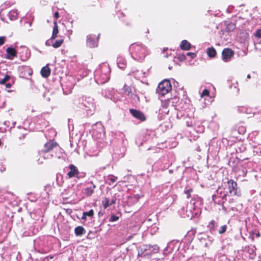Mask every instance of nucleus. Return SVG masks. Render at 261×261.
Segmentation results:
<instances>
[{"label": "nucleus", "mask_w": 261, "mask_h": 261, "mask_svg": "<svg viewBox=\"0 0 261 261\" xmlns=\"http://www.w3.org/2000/svg\"><path fill=\"white\" fill-rule=\"evenodd\" d=\"M202 203V199L197 195H194L190 203L187 205L186 216L192 219L195 217H198L201 213V209L199 206Z\"/></svg>", "instance_id": "obj_1"}, {"label": "nucleus", "mask_w": 261, "mask_h": 261, "mask_svg": "<svg viewBox=\"0 0 261 261\" xmlns=\"http://www.w3.org/2000/svg\"><path fill=\"white\" fill-rule=\"evenodd\" d=\"M132 57L138 61H142L148 54L147 47L141 43H133L129 47Z\"/></svg>", "instance_id": "obj_2"}, {"label": "nucleus", "mask_w": 261, "mask_h": 261, "mask_svg": "<svg viewBox=\"0 0 261 261\" xmlns=\"http://www.w3.org/2000/svg\"><path fill=\"white\" fill-rule=\"evenodd\" d=\"M54 26L53 28L52 35L49 39L46 41L45 44L46 46H51L55 48H57L62 45L64 42V39L62 38L59 39H56L58 37V34L59 33L58 27L56 20L54 21Z\"/></svg>", "instance_id": "obj_3"}, {"label": "nucleus", "mask_w": 261, "mask_h": 261, "mask_svg": "<svg viewBox=\"0 0 261 261\" xmlns=\"http://www.w3.org/2000/svg\"><path fill=\"white\" fill-rule=\"evenodd\" d=\"M159 247L158 245H154L151 246L150 245H142L138 250V255L141 256H149L152 253L158 252Z\"/></svg>", "instance_id": "obj_4"}, {"label": "nucleus", "mask_w": 261, "mask_h": 261, "mask_svg": "<svg viewBox=\"0 0 261 261\" xmlns=\"http://www.w3.org/2000/svg\"><path fill=\"white\" fill-rule=\"evenodd\" d=\"M110 69L107 66L102 67L100 72L97 71L95 74V79L98 84H104L110 79Z\"/></svg>", "instance_id": "obj_5"}, {"label": "nucleus", "mask_w": 261, "mask_h": 261, "mask_svg": "<svg viewBox=\"0 0 261 261\" xmlns=\"http://www.w3.org/2000/svg\"><path fill=\"white\" fill-rule=\"evenodd\" d=\"M171 88L170 81L165 80L159 84L156 91L159 94L164 95L171 90Z\"/></svg>", "instance_id": "obj_6"}, {"label": "nucleus", "mask_w": 261, "mask_h": 261, "mask_svg": "<svg viewBox=\"0 0 261 261\" xmlns=\"http://www.w3.org/2000/svg\"><path fill=\"white\" fill-rule=\"evenodd\" d=\"M97 128V130H94L93 134L97 139H102L105 136L104 128L101 123H97L95 125Z\"/></svg>", "instance_id": "obj_7"}, {"label": "nucleus", "mask_w": 261, "mask_h": 261, "mask_svg": "<svg viewBox=\"0 0 261 261\" xmlns=\"http://www.w3.org/2000/svg\"><path fill=\"white\" fill-rule=\"evenodd\" d=\"M57 144L56 142L53 141H49L47 142L44 146V148L40 151H43L45 152H49L54 148H57Z\"/></svg>", "instance_id": "obj_8"}, {"label": "nucleus", "mask_w": 261, "mask_h": 261, "mask_svg": "<svg viewBox=\"0 0 261 261\" xmlns=\"http://www.w3.org/2000/svg\"><path fill=\"white\" fill-rule=\"evenodd\" d=\"M87 45L90 47H95L97 46V41L95 35H90L87 37Z\"/></svg>", "instance_id": "obj_9"}, {"label": "nucleus", "mask_w": 261, "mask_h": 261, "mask_svg": "<svg viewBox=\"0 0 261 261\" xmlns=\"http://www.w3.org/2000/svg\"><path fill=\"white\" fill-rule=\"evenodd\" d=\"M129 112L130 114L136 118H137L142 121H143L145 119V116L143 113L139 111L134 109H130Z\"/></svg>", "instance_id": "obj_10"}, {"label": "nucleus", "mask_w": 261, "mask_h": 261, "mask_svg": "<svg viewBox=\"0 0 261 261\" xmlns=\"http://www.w3.org/2000/svg\"><path fill=\"white\" fill-rule=\"evenodd\" d=\"M122 91L125 94L128 95L129 97L135 99L136 98L137 100H139V97L136 95L132 93V90L129 86L124 85L122 88Z\"/></svg>", "instance_id": "obj_11"}, {"label": "nucleus", "mask_w": 261, "mask_h": 261, "mask_svg": "<svg viewBox=\"0 0 261 261\" xmlns=\"http://www.w3.org/2000/svg\"><path fill=\"white\" fill-rule=\"evenodd\" d=\"M7 54L6 55V58L7 59L12 60L14 57L16 56V50L12 47H8L7 50Z\"/></svg>", "instance_id": "obj_12"}, {"label": "nucleus", "mask_w": 261, "mask_h": 261, "mask_svg": "<svg viewBox=\"0 0 261 261\" xmlns=\"http://www.w3.org/2000/svg\"><path fill=\"white\" fill-rule=\"evenodd\" d=\"M230 183L231 184V189H229V193L234 195H238L240 192L238 191L237 182L232 180H229V184ZM229 189H230V187Z\"/></svg>", "instance_id": "obj_13"}, {"label": "nucleus", "mask_w": 261, "mask_h": 261, "mask_svg": "<svg viewBox=\"0 0 261 261\" xmlns=\"http://www.w3.org/2000/svg\"><path fill=\"white\" fill-rule=\"evenodd\" d=\"M69 169L70 171L67 174L69 178L73 177L78 174V170L74 165H70L69 166Z\"/></svg>", "instance_id": "obj_14"}, {"label": "nucleus", "mask_w": 261, "mask_h": 261, "mask_svg": "<svg viewBox=\"0 0 261 261\" xmlns=\"http://www.w3.org/2000/svg\"><path fill=\"white\" fill-rule=\"evenodd\" d=\"M92 188L87 187L84 190V194L86 196L89 197V196H91L94 192L93 189L96 187L95 185L93 184L92 182Z\"/></svg>", "instance_id": "obj_15"}, {"label": "nucleus", "mask_w": 261, "mask_h": 261, "mask_svg": "<svg viewBox=\"0 0 261 261\" xmlns=\"http://www.w3.org/2000/svg\"><path fill=\"white\" fill-rule=\"evenodd\" d=\"M181 49L183 50H188L191 47V44L187 40H182L180 44Z\"/></svg>", "instance_id": "obj_16"}, {"label": "nucleus", "mask_w": 261, "mask_h": 261, "mask_svg": "<svg viewBox=\"0 0 261 261\" xmlns=\"http://www.w3.org/2000/svg\"><path fill=\"white\" fill-rule=\"evenodd\" d=\"M41 75L44 77H47L50 74V70L48 66L46 65L43 67L41 70Z\"/></svg>", "instance_id": "obj_17"}, {"label": "nucleus", "mask_w": 261, "mask_h": 261, "mask_svg": "<svg viewBox=\"0 0 261 261\" xmlns=\"http://www.w3.org/2000/svg\"><path fill=\"white\" fill-rule=\"evenodd\" d=\"M206 54L210 58H213L216 56L217 53L215 49L213 47H211L207 48Z\"/></svg>", "instance_id": "obj_18"}, {"label": "nucleus", "mask_w": 261, "mask_h": 261, "mask_svg": "<svg viewBox=\"0 0 261 261\" xmlns=\"http://www.w3.org/2000/svg\"><path fill=\"white\" fill-rule=\"evenodd\" d=\"M117 65L119 68H123L126 66V61L124 58L119 57L117 59Z\"/></svg>", "instance_id": "obj_19"}, {"label": "nucleus", "mask_w": 261, "mask_h": 261, "mask_svg": "<svg viewBox=\"0 0 261 261\" xmlns=\"http://www.w3.org/2000/svg\"><path fill=\"white\" fill-rule=\"evenodd\" d=\"M8 16L11 20L16 19L18 16L17 11L15 10L10 11L8 14Z\"/></svg>", "instance_id": "obj_20"}, {"label": "nucleus", "mask_w": 261, "mask_h": 261, "mask_svg": "<svg viewBox=\"0 0 261 261\" xmlns=\"http://www.w3.org/2000/svg\"><path fill=\"white\" fill-rule=\"evenodd\" d=\"M74 232L77 236H82L86 232L83 227L77 226L74 229Z\"/></svg>", "instance_id": "obj_21"}, {"label": "nucleus", "mask_w": 261, "mask_h": 261, "mask_svg": "<svg viewBox=\"0 0 261 261\" xmlns=\"http://www.w3.org/2000/svg\"><path fill=\"white\" fill-rule=\"evenodd\" d=\"M222 59L225 62L228 61V48H225L223 49L222 53Z\"/></svg>", "instance_id": "obj_22"}, {"label": "nucleus", "mask_w": 261, "mask_h": 261, "mask_svg": "<svg viewBox=\"0 0 261 261\" xmlns=\"http://www.w3.org/2000/svg\"><path fill=\"white\" fill-rule=\"evenodd\" d=\"M39 153L40 156L44 159H50L53 156V155L49 152L39 151Z\"/></svg>", "instance_id": "obj_23"}, {"label": "nucleus", "mask_w": 261, "mask_h": 261, "mask_svg": "<svg viewBox=\"0 0 261 261\" xmlns=\"http://www.w3.org/2000/svg\"><path fill=\"white\" fill-rule=\"evenodd\" d=\"M117 177L113 175H109L107 177V180L109 181L108 184L110 185L111 183H114L116 181Z\"/></svg>", "instance_id": "obj_24"}, {"label": "nucleus", "mask_w": 261, "mask_h": 261, "mask_svg": "<svg viewBox=\"0 0 261 261\" xmlns=\"http://www.w3.org/2000/svg\"><path fill=\"white\" fill-rule=\"evenodd\" d=\"M102 204L104 208H107L108 207L110 206V200L109 198H105L104 200L102 201Z\"/></svg>", "instance_id": "obj_25"}, {"label": "nucleus", "mask_w": 261, "mask_h": 261, "mask_svg": "<svg viewBox=\"0 0 261 261\" xmlns=\"http://www.w3.org/2000/svg\"><path fill=\"white\" fill-rule=\"evenodd\" d=\"M227 228V226L226 225H224L223 226H222L219 229V233L220 234H222L224 233Z\"/></svg>", "instance_id": "obj_26"}, {"label": "nucleus", "mask_w": 261, "mask_h": 261, "mask_svg": "<svg viewBox=\"0 0 261 261\" xmlns=\"http://www.w3.org/2000/svg\"><path fill=\"white\" fill-rule=\"evenodd\" d=\"M210 95V91L206 89H205L203 90L202 92L200 94V97H203L204 96H208Z\"/></svg>", "instance_id": "obj_27"}, {"label": "nucleus", "mask_w": 261, "mask_h": 261, "mask_svg": "<svg viewBox=\"0 0 261 261\" xmlns=\"http://www.w3.org/2000/svg\"><path fill=\"white\" fill-rule=\"evenodd\" d=\"M193 190L191 188H189L188 189H186L185 190L184 192L185 194L187 196V198H189L191 196V193L192 192Z\"/></svg>", "instance_id": "obj_28"}, {"label": "nucleus", "mask_w": 261, "mask_h": 261, "mask_svg": "<svg viewBox=\"0 0 261 261\" xmlns=\"http://www.w3.org/2000/svg\"><path fill=\"white\" fill-rule=\"evenodd\" d=\"M10 79V76L8 75H6L4 79L0 81L1 84H4L6 82H7Z\"/></svg>", "instance_id": "obj_29"}, {"label": "nucleus", "mask_w": 261, "mask_h": 261, "mask_svg": "<svg viewBox=\"0 0 261 261\" xmlns=\"http://www.w3.org/2000/svg\"><path fill=\"white\" fill-rule=\"evenodd\" d=\"M118 219H119L118 216H115L114 215H112L111 216L110 221L111 222H115V221H117V220H118Z\"/></svg>", "instance_id": "obj_30"}, {"label": "nucleus", "mask_w": 261, "mask_h": 261, "mask_svg": "<svg viewBox=\"0 0 261 261\" xmlns=\"http://www.w3.org/2000/svg\"><path fill=\"white\" fill-rule=\"evenodd\" d=\"M84 213H85V215H86L87 216H89V217H92L94 214L93 210H91L89 212H85Z\"/></svg>", "instance_id": "obj_31"}, {"label": "nucleus", "mask_w": 261, "mask_h": 261, "mask_svg": "<svg viewBox=\"0 0 261 261\" xmlns=\"http://www.w3.org/2000/svg\"><path fill=\"white\" fill-rule=\"evenodd\" d=\"M255 36L257 38H261V29H258L256 31Z\"/></svg>", "instance_id": "obj_32"}, {"label": "nucleus", "mask_w": 261, "mask_h": 261, "mask_svg": "<svg viewBox=\"0 0 261 261\" xmlns=\"http://www.w3.org/2000/svg\"><path fill=\"white\" fill-rule=\"evenodd\" d=\"M208 227L210 228V229H214L215 227V221L214 220L211 221L208 225Z\"/></svg>", "instance_id": "obj_33"}, {"label": "nucleus", "mask_w": 261, "mask_h": 261, "mask_svg": "<svg viewBox=\"0 0 261 261\" xmlns=\"http://www.w3.org/2000/svg\"><path fill=\"white\" fill-rule=\"evenodd\" d=\"M6 40V37L2 36L0 37V45H2L4 44Z\"/></svg>", "instance_id": "obj_34"}, {"label": "nucleus", "mask_w": 261, "mask_h": 261, "mask_svg": "<svg viewBox=\"0 0 261 261\" xmlns=\"http://www.w3.org/2000/svg\"><path fill=\"white\" fill-rule=\"evenodd\" d=\"M187 55L190 56L192 58H194L196 57V54L193 53H188Z\"/></svg>", "instance_id": "obj_35"}, {"label": "nucleus", "mask_w": 261, "mask_h": 261, "mask_svg": "<svg viewBox=\"0 0 261 261\" xmlns=\"http://www.w3.org/2000/svg\"><path fill=\"white\" fill-rule=\"evenodd\" d=\"M234 54V52L231 49H229V58H230Z\"/></svg>", "instance_id": "obj_36"}, {"label": "nucleus", "mask_w": 261, "mask_h": 261, "mask_svg": "<svg viewBox=\"0 0 261 261\" xmlns=\"http://www.w3.org/2000/svg\"><path fill=\"white\" fill-rule=\"evenodd\" d=\"M229 30L231 29H234L235 25L233 23H229Z\"/></svg>", "instance_id": "obj_37"}, {"label": "nucleus", "mask_w": 261, "mask_h": 261, "mask_svg": "<svg viewBox=\"0 0 261 261\" xmlns=\"http://www.w3.org/2000/svg\"><path fill=\"white\" fill-rule=\"evenodd\" d=\"M54 17H55L56 19H57L58 18H59V13H58V12H55V14H54Z\"/></svg>", "instance_id": "obj_38"}, {"label": "nucleus", "mask_w": 261, "mask_h": 261, "mask_svg": "<svg viewBox=\"0 0 261 261\" xmlns=\"http://www.w3.org/2000/svg\"><path fill=\"white\" fill-rule=\"evenodd\" d=\"M86 217H87V216H86V215H85V213L84 212L83 214V216L82 217V219L85 220L86 219Z\"/></svg>", "instance_id": "obj_39"}, {"label": "nucleus", "mask_w": 261, "mask_h": 261, "mask_svg": "<svg viewBox=\"0 0 261 261\" xmlns=\"http://www.w3.org/2000/svg\"><path fill=\"white\" fill-rule=\"evenodd\" d=\"M116 200L115 199H113L111 202L110 201V205H112L115 203Z\"/></svg>", "instance_id": "obj_40"}, {"label": "nucleus", "mask_w": 261, "mask_h": 261, "mask_svg": "<svg viewBox=\"0 0 261 261\" xmlns=\"http://www.w3.org/2000/svg\"><path fill=\"white\" fill-rule=\"evenodd\" d=\"M219 261H226V258L223 256Z\"/></svg>", "instance_id": "obj_41"}, {"label": "nucleus", "mask_w": 261, "mask_h": 261, "mask_svg": "<svg viewBox=\"0 0 261 261\" xmlns=\"http://www.w3.org/2000/svg\"><path fill=\"white\" fill-rule=\"evenodd\" d=\"M167 102H168V105H169V103H170V100H168ZM164 106L165 107H167V105H166V102H165V103L164 104Z\"/></svg>", "instance_id": "obj_42"}, {"label": "nucleus", "mask_w": 261, "mask_h": 261, "mask_svg": "<svg viewBox=\"0 0 261 261\" xmlns=\"http://www.w3.org/2000/svg\"><path fill=\"white\" fill-rule=\"evenodd\" d=\"M256 237L259 238L260 237V233L259 232H257L255 234Z\"/></svg>", "instance_id": "obj_43"}, {"label": "nucleus", "mask_w": 261, "mask_h": 261, "mask_svg": "<svg viewBox=\"0 0 261 261\" xmlns=\"http://www.w3.org/2000/svg\"><path fill=\"white\" fill-rule=\"evenodd\" d=\"M11 86V84H6V87L7 88H10Z\"/></svg>", "instance_id": "obj_44"}, {"label": "nucleus", "mask_w": 261, "mask_h": 261, "mask_svg": "<svg viewBox=\"0 0 261 261\" xmlns=\"http://www.w3.org/2000/svg\"><path fill=\"white\" fill-rule=\"evenodd\" d=\"M43 261H48V257H45L43 259Z\"/></svg>", "instance_id": "obj_45"}, {"label": "nucleus", "mask_w": 261, "mask_h": 261, "mask_svg": "<svg viewBox=\"0 0 261 261\" xmlns=\"http://www.w3.org/2000/svg\"><path fill=\"white\" fill-rule=\"evenodd\" d=\"M247 77V79H250L251 77L250 75L248 74Z\"/></svg>", "instance_id": "obj_46"}, {"label": "nucleus", "mask_w": 261, "mask_h": 261, "mask_svg": "<svg viewBox=\"0 0 261 261\" xmlns=\"http://www.w3.org/2000/svg\"><path fill=\"white\" fill-rule=\"evenodd\" d=\"M50 258L53 259V256H50Z\"/></svg>", "instance_id": "obj_47"}, {"label": "nucleus", "mask_w": 261, "mask_h": 261, "mask_svg": "<svg viewBox=\"0 0 261 261\" xmlns=\"http://www.w3.org/2000/svg\"><path fill=\"white\" fill-rule=\"evenodd\" d=\"M165 250H167V247L166 248H165Z\"/></svg>", "instance_id": "obj_48"}]
</instances>
